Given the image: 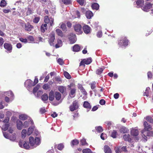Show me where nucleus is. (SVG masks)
I'll use <instances>...</instances> for the list:
<instances>
[{
	"label": "nucleus",
	"instance_id": "6",
	"mask_svg": "<svg viewBox=\"0 0 153 153\" xmlns=\"http://www.w3.org/2000/svg\"><path fill=\"white\" fill-rule=\"evenodd\" d=\"M74 30L77 34H80L82 33V26L80 25L76 24L74 26Z\"/></svg>",
	"mask_w": 153,
	"mask_h": 153
},
{
	"label": "nucleus",
	"instance_id": "24",
	"mask_svg": "<svg viewBox=\"0 0 153 153\" xmlns=\"http://www.w3.org/2000/svg\"><path fill=\"white\" fill-rule=\"evenodd\" d=\"M122 151L125 152L126 151V148L125 147H123L122 148L119 147L115 148V152L116 153H119L121 152Z\"/></svg>",
	"mask_w": 153,
	"mask_h": 153
},
{
	"label": "nucleus",
	"instance_id": "31",
	"mask_svg": "<svg viewBox=\"0 0 153 153\" xmlns=\"http://www.w3.org/2000/svg\"><path fill=\"white\" fill-rule=\"evenodd\" d=\"M47 29V24L42 25L41 27V30L42 33H44L45 30Z\"/></svg>",
	"mask_w": 153,
	"mask_h": 153
},
{
	"label": "nucleus",
	"instance_id": "19",
	"mask_svg": "<svg viewBox=\"0 0 153 153\" xmlns=\"http://www.w3.org/2000/svg\"><path fill=\"white\" fill-rule=\"evenodd\" d=\"M23 126L22 122L20 120H17L16 121V126L19 130H21Z\"/></svg>",
	"mask_w": 153,
	"mask_h": 153
},
{
	"label": "nucleus",
	"instance_id": "1",
	"mask_svg": "<svg viewBox=\"0 0 153 153\" xmlns=\"http://www.w3.org/2000/svg\"><path fill=\"white\" fill-rule=\"evenodd\" d=\"M40 137H36L34 139L33 137H30L29 138V143L33 148H35L40 143Z\"/></svg>",
	"mask_w": 153,
	"mask_h": 153
},
{
	"label": "nucleus",
	"instance_id": "9",
	"mask_svg": "<svg viewBox=\"0 0 153 153\" xmlns=\"http://www.w3.org/2000/svg\"><path fill=\"white\" fill-rule=\"evenodd\" d=\"M78 108V105L77 102L76 101H74L72 105H71L70 107V109L71 111H73L76 110Z\"/></svg>",
	"mask_w": 153,
	"mask_h": 153
},
{
	"label": "nucleus",
	"instance_id": "53",
	"mask_svg": "<svg viewBox=\"0 0 153 153\" xmlns=\"http://www.w3.org/2000/svg\"><path fill=\"white\" fill-rule=\"evenodd\" d=\"M104 69L102 68L98 69L96 71V74H100L102 72Z\"/></svg>",
	"mask_w": 153,
	"mask_h": 153
},
{
	"label": "nucleus",
	"instance_id": "56",
	"mask_svg": "<svg viewBox=\"0 0 153 153\" xmlns=\"http://www.w3.org/2000/svg\"><path fill=\"white\" fill-rule=\"evenodd\" d=\"M76 91V89L75 88H74L72 89L71 91L70 92V95H71L74 96V94L75 92ZM74 96H73L74 97Z\"/></svg>",
	"mask_w": 153,
	"mask_h": 153
},
{
	"label": "nucleus",
	"instance_id": "26",
	"mask_svg": "<svg viewBox=\"0 0 153 153\" xmlns=\"http://www.w3.org/2000/svg\"><path fill=\"white\" fill-rule=\"evenodd\" d=\"M80 50V47L78 45H75L73 48V50L75 52H78Z\"/></svg>",
	"mask_w": 153,
	"mask_h": 153
},
{
	"label": "nucleus",
	"instance_id": "51",
	"mask_svg": "<svg viewBox=\"0 0 153 153\" xmlns=\"http://www.w3.org/2000/svg\"><path fill=\"white\" fill-rule=\"evenodd\" d=\"M150 89V88L149 87H147L146 88V91L144 93V96H146L147 97H148L149 96V94Z\"/></svg>",
	"mask_w": 153,
	"mask_h": 153
},
{
	"label": "nucleus",
	"instance_id": "52",
	"mask_svg": "<svg viewBox=\"0 0 153 153\" xmlns=\"http://www.w3.org/2000/svg\"><path fill=\"white\" fill-rule=\"evenodd\" d=\"M117 135V132L115 130H113L111 135V136L113 138H115L116 137Z\"/></svg>",
	"mask_w": 153,
	"mask_h": 153
},
{
	"label": "nucleus",
	"instance_id": "57",
	"mask_svg": "<svg viewBox=\"0 0 153 153\" xmlns=\"http://www.w3.org/2000/svg\"><path fill=\"white\" fill-rule=\"evenodd\" d=\"M81 145H85L87 144V143L86 142V140L85 139H83L80 141Z\"/></svg>",
	"mask_w": 153,
	"mask_h": 153
},
{
	"label": "nucleus",
	"instance_id": "55",
	"mask_svg": "<svg viewBox=\"0 0 153 153\" xmlns=\"http://www.w3.org/2000/svg\"><path fill=\"white\" fill-rule=\"evenodd\" d=\"M96 129L97 132H100L103 131V129L101 126H99L96 127Z\"/></svg>",
	"mask_w": 153,
	"mask_h": 153
},
{
	"label": "nucleus",
	"instance_id": "25",
	"mask_svg": "<svg viewBox=\"0 0 153 153\" xmlns=\"http://www.w3.org/2000/svg\"><path fill=\"white\" fill-rule=\"evenodd\" d=\"M123 138L124 140L125 141H127L129 142L131 141V138L129 134H126L123 136Z\"/></svg>",
	"mask_w": 153,
	"mask_h": 153
},
{
	"label": "nucleus",
	"instance_id": "47",
	"mask_svg": "<svg viewBox=\"0 0 153 153\" xmlns=\"http://www.w3.org/2000/svg\"><path fill=\"white\" fill-rule=\"evenodd\" d=\"M6 5V2L4 0H2L0 2V6L1 7H3Z\"/></svg>",
	"mask_w": 153,
	"mask_h": 153
},
{
	"label": "nucleus",
	"instance_id": "39",
	"mask_svg": "<svg viewBox=\"0 0 153 153\" xmlns=\"http://www.w3.org/2000/svg\"><path fill=\"white\" fill-rule=\"evenodd\" d=\"M56 33L57 34V35L62 37L63 36V33L62 32V31L60 29H56Z\"/></svg>",
	"mask_w": 153,
	"mask_h": 153
},
{
	"label": "nucleus",
	"instance_id": "54",
	"mask_svg": "<svg viewBox=\"0 0 153 153\" xmlns=\"http://www.w3.org/2000/svg\"><path fill=\"white\" fill-rule=\"evenodd\" d=\"M146 120L151 123H153V120L152 118L150 117H147L146 118Z\"/></svg>",
	"mask_w": 153,
	"mask_h": 153
},
{
	"label": "nucleus",
	"instance_id": "44",
	"mask_svg": "<svg viewBox=\"0 0 153 153\" xmlns=\"http://www.w3.org/2000/svg\"><path fill=\"white\" fill-rule=\"evenodd\" d=\"M33 128L32 127H30L28 128L27 131V134L29 136L33 132Z\"/></svg>",
	"mask_w": 153,
	"mask_h": 153
},
{
	"label": "nucleus",
	"instance_id": "20",
	"mask_svg": "<svg viewBox=\"0 0 153 153\" xmlns=\"http://www.w3.org/2000/svg\"><path fill=\"white\" fill-rule=\"evenodd\" d=\"M136 4L137 5L136 7L137 8L142 7L144 4V1L143 0H138L136 2Z\"/></svg>",
	"mask_w": 153,
	"mask_h": 153
},
{
	"label": "nucleus",
	"instance_id": "30",
	"mask_svg": "<svg viewBox=\"0 0 153 153\" xmlns=\"http://www.w3.org/2000/svg\"><path fill=\"white\" fill-rule=\"evenodd\" d=\"M93 13L90 11H88L86 13V16L88 19H90L93 16Z\"/></svg>",
	"mask_w": 153,
	"mask_h": 153
},
{
	"label": "nucleus",
	"instance_id": "29",
	"mask_svg": "<svg viewBox=\"0 0 153 153\" xmlns=\"http://www.w3.org/2000/svg\"><path fill=\"white\" fill-rule=\"evenodd\" d=\"M33 124V121L30 120L28 121H25L23 125V126L24 128H26L28 127L30 124Z\"/></svg>",
	"mask_w": 153,
	"mask_h": 153
},
{
	"label": "nucleus",
	"instance_id": "64",
	"mask_svg": "<svg viewBox=\"0 0 153 153\" xmlns=\"http://www.w3.org/2000/svg\"><path fill=\"white\" fill-rule=\"evenodd\" d=\"M77 2L81 5H83L84 0H77Z\"/></svg>",
	"mask_w": 153,
	"mask_h": 153
},
{
	"label": "nucleus",
	"instance_id": "32",
	"mask_svg": "<svg viewBox=\"0 0 153 153\" xmlns=\"http://www.w3.org/2000/svg\"><path fill=\"white\" fill-rule=\"evenodd\" d=\"M91 7L93 9L97 10L99 8V5L97 3H94L92 4Z\"/></svg>",
	"mask_w": 153,
	"mask_h": 153
},
{
	"label": "nucleus",
	"instance_id": "18",
	"mask_svg": "<svg viewBox=\"0 0 153 153\" xmlns=\"http://www.w3.org/2000/svg\"><path fill=\"white\" fill-rule=\"evenodd\" d=\"M6 97H8L14 98V94L11 91L4 92L3 94Z\"/></svg>",
	"mask_w": 153,
	"mask_h": 153
},
{
	"label": "nucleus",
	"instance_id": "16",
	"mask_svg": "<svg viewBox=\"0 0 153 153\" xmlns=\"http://www.w3.org/2000/svg\"><path fill=\"white\" fill-rule=\"evenodd\" d=\"M92 60L91 58H88L87 59H84L81 62L80 65H83L84 64L88 65L90 64Z\"/></svg>",
	"mask_w": 153,
	"mask_h": 153
},
{
	"label": "nucleus",
	"instance_id": "37",
	"mask_svg": "<svg viewBox=\"0 0 153 153\" xmlns=\"http://www.w3.org/2000/svg\"><path fill=\"white\" fill-rule=\"evenodd\" d=\"M19 118L22 120H25L27 118V116L25 114H22L19 115Z\"/></svg>",
	"mask_w": 153,
	"mask_h": 153
},
{
	"label": "nucleus",
	"instance_id": "13",
	"mask_svg": "<svg viewBox=\"0 0 153 153\" xmlns=\"http://www.w3.org/2000/svg\"><path fill=\"white\" fill-rule=\"evenodd\" d=\"M4 47L8 51L9 53L11 52L12 47L11 44L7 43H5L4 44Z\"/></svg>",
	"mask_w": 153,
	"mask_h": 153
},
{
	"label": "nucleus",
	"instance_id": "62",
	"mask_svg": "<svg viewBox=\"0 0 153 153\" xmlns=\"http://www.w3.org/2000/svg\"><path fill=\"white\" fill-rule=\"evenodd\" d=\"M57 62L60 65H62L63 63V60L60 58L57 60Z\"/></svg>",
	"mask_w": 153,
	"mask_h": 153
},
{
	"label": "nucleus",
	"instance_id": "23",
	"mask_svg": "<svg viewBox=\"0 0 153 153\" xmlns=\"http://www.w3.org/2000/svg\"><path fill=\"white\" fill-rule=\"evenodd\" d=\"M131 134L134 136H136L138 135V131L135 128H132L131 130Z\"/></svg>",
	"mask_w": 153,
	"mask_h": 153
},
{
	"label": "nucleus",
	"instance_id": "35",
	"mask_svg": "<svg viewBox=\"0 0 153 153\" xmlns=\"http://www.w3.org/2000/svg\"><path fill=\"white\" fill-rule=\"evenodd\" d=\"M58 90L60 92L63 93L66 90V88L65 87L62 86H59L58 88Z\"/></svg>",
	"mask_w": 153,
	"mask_h": 153
},
{
	"label": "nucleus",
	"instance_id": "45",
	"mask_svg": "<svg viewBox=\"0 0 153 153\" xmlns=\"http://www.w3.org/2000/svg\"><path fill=\"white\" fill-rule=\"evenodd\" d=\"M128 129L125 127H123L120 128V131L121 133H126Z\"/></svg>",
	"mask_w": 153,
	"mask_h": 153
},
{
	"label": "nucleus",
	"instance_id": "11",
	"mask_svg": "<svg viewBox=\"0 0 153 153\" xmlns=\"http://www.w3.org/2000/svg\"><path fill=\"white\" fill-rule=\"evenodd\" d=\"M69 39L71 43H74L76 41V35L73 33L71 34L69 37Z\"/></svg>",
	"mask_w": 153,
	"mask_h": 153
},
{
	"label": "nucleus",
	"instance_id": "14",
	"mask_svg": "<svg viewBox=\"0 0 153 153\" xmlns=\"http://www.w3.org/2000/svg\"><path fill=\"white\" fill-rule=\"evenodd\" d=\"M143 125L144 127V129L143 130H145L146 131H150L152 129V126L147 122H145Z\"/></svg>",
	"mask_w": 153,
	"mask_h": 153
},
{
	"label": "nucleus",
	"instance_id": "15",
	"mask_svg": "<svg viewBox=\"0 0 153 153\" xmlns=\"http://www.w3.org/2000/svg\"><path fill=\"white\" fill-rule=\"evenodd\" d=\"M128 41L126 38H124L123 40H120L119 42V45L120 46H125L128 45Z\"/></svg>",
	"mask_w": 153,
	"mask_h": 153
},
{
	"label": "nucleus",
	"instance_id": "5",
	"mask_svg": "<svg viewBox=\"0 0 153 153\" xmlns=\"http://www.w3.org/2000/svg\"><path fill=\"white\" fill-rule=\"evenodd\" d=\"M50 38L48 41L50 45L51 46H54L55 43H54V40L55 39V34L53 33L52 32L50 35Z\"/></svg>",
	"mask_w": 153,
	"mask_h": 153
},
{
	"label": "nucleus",
	"instance_id": "3",
	"mask_svg": "<svg viewBox=\"0 0 153 153\" xmlns=\"http://www.w3.org/2000/svg\"><path fill=\"white\" fill-rule=\"evenodd\" d=\"M142 136L146 141L147 140V136H152L153 135V131H146L145 130H143L141 131Z\"/></svg>",
	"mask_w": 153,
	"mask_h": 153
},
{
	"label": "nucleus",
	"instance_id": "61",
	"mask_svg": "<svg viewBox=\"0 0 153 153\" xmlns=\"http://www.w3.org/2000/svg\"><path fill=\"white\" fill-rule=\"evenodd\" d=\"M19 40L22 42L26 43L27 42V39H24L22 38H19Z\"/></svg>",
	"mask_w": 153,
	"mask_h": 153
},
{
	"label": "nucleus",
	"instance_id": "17",
	"mask_svg": "<svg viewBox=\"0 0 153 153\" xmlns=\"http://www.w3.org/2000/svg\"><path fill=\"white\" fill-rule=\"evenodd\" d=\"M25 28L26 30L30 31L33 28V26L29 23H27L25 24Z\"/></svg>",
	"mask_w": 153,
	"mask_h": 153
},
{
	"label": "nucleus",
	"instance_id": "12",
	"mask_svg": "<svg viewBox=\"0 0 153 153\" xmlns=\"http://www.w3.org/2000/svg\"><path fill=\"white\" fill-rule=\"evenodd\" d=\"M84 32L86 34L90 33L91 31V27L88 25H84L82 27Z\"/></svg>",
	"mask_w": 153,
	"mask_h": 153
},
{
	"label": "nucleus",
	"instance_id": "40",
	"mask_svg": "<svg viewBox=\"0 0 153 153\" xmlns=\"http://www.w3.org/2000/svg\"><path fill=\"white\" fill-rule=\"evenodd\" d=\"M59 25L60 26V28L62 29L63 30L65 31L66 30V25L65 24L62 22L60 23L59 24Z\"/></svg>",
	"mask_w": 153,
	"mask_h": 153
},
{
	"label": "nucleus",
	"instance_id": "46",
	"mask_svg": "<svg viewBox=\"0 0 153 153\" xmlns=\"http://www.w3.org/2000/svg\"><path fill=\"white\" fill-rule=\"evenodd\" d=\"M79 142L77 140H73L71 142V145L74 146L78 144H79Z\"/></svg>",
	"mask_w": 153,
	"mask_h": 153
},
{
	"label": "nucleus",
	"instance_id": "28",
	"mask_svg": "<svg viewBox=\"0 0 153 153\" xmlns=\"http://www.w3.org/2000/svg\"><path fill=\"white\" fill-rule=\"evenodd\" d=\"M104 151L105 153H111V152L110 147L107 145L104 147Z\"/></svg>",
	"mask_w": 153,
	"mask_h": 153
},
{
	"label": "nucleus",
	"instance_id": "10",
	"mask_svg": "<svg viewBox=\"0 0 153 153\" xmlns=\"http://www.w3.org/2000/svg\"><path fill=\"white\" fill-rule=\"evenodd\" d=\"M44 22L46 23H49L50 25L52 26L53 24V19L52 18L49 19L48 16H46L44 18Z\"/></svg>",
	"mask_w": 153,
	"mask_h": 153
},
{
	"label": "nucleus",
	"instance_id": "7",
	"mask_svg": "<svg viewBox=\"0 0 153 153\" xmlns=\"http://www.w3.org/2000/svg\"><path fill=\"white\" fill-rule=\"evenodd\" d=\"M19 145L21 147L28 149L30 147L27 142L22 140H20L19 143Z\"/></svg>",
	"mask_w": 153,
	"mask_h": 153
},
{
	"label": "nucleus",
	"instance_id": "58",
	"mask_svg": "<svg viewBox=\"0 0 153 153\" xmlns=\"http://www.w3.org/2000/svg\"><path fill=\"white\" fill-rule=\"evenodd\" d=\"M64 146L62 144H59L58 146V149L59 150H62L64 148Z\"/></svg>",
	"mask_w": 153,
	"mask_h": 153
},
{
	"label": "nucleus",
	"instance_id": "34",
	"mask_svg": "<svg viewBox=\"0 0 153 153\" xmlns=\"http://www.w3.org/2000/svg\"><path fill=\"white\" fill-rule=\"evenodd\" d=\"M84 107L89 109H90L91 108V106L90 103L88 102L85 101L84 102L83 104Z\"/></svg>",
	"mask_w": 153,
	"mask_h": 153
},
{
	"label": "nucleus",
	"instance_id": "2",
	"mask_svg": "<svg viewBox=\"0 0 153 153\" xmlns=\"http://www.w3.org/2000/svg\"><path fill=\"white\" fill-rule=\"evenodd\" d=\"M9 118L8 117H6L3 121L0 122V126L2 125L1 128L2 130L6 131L8 129L9 126V123L8 121Z\"/></svg>",
	"mask_w": 153,
	"mask_h": 153
},
{
	"label": "nucleus",
	"instance_id": "48",
	"mask_svg": "<svg viewBox=\"0 0 153 153\" xmlns=\"http://www.w3.org/2000/svg\"><path fill=\"white\" fill-rule=\"evenodd\" d=\"M64 75L68 79H70L71 78L70 75L67 72H64Z\"/></svg>",
	"mask_w": 153,
	"mask_h": 153
},
{
	"label": "nucleus",
	"instance_id": "36",
	"mask_svg": "<svg viewBox=\"0 0 153 153\" xmlns=\"http://www.w3.org/2000/svg\"><path fill=\"white\" fill-rule=\"evenodd\" d=\"M27 130L25 129H23L21 132V136L22 138H25L27 135Z\"/></svg>",
	"mask_w": 153,
	"mask_h": 153
},
{
	"label": "nucleus",
	"instance_id": "27",
	"mask_svg": "<svg viewBox=\"0 0 153 153\" xmlns=\"http://www.w3.org/2000/svg\"><path fill=\"white\" fill-rule=\"evenodd\" d=\"M55 96L53 92L51 91L49 93V99L51 101H53L54 99Z\"/></svg>",
	"mask_w": 153,
	"mask_h": 153
},
{
	"label": "nucleus",
	"instance_id": "63",
	"mask_svg": "<svg viewBox=\"0 0 153 153\" xmlns=\"http://www.w3.org/2000/svg\"><path fill=\"white\" fill-rule=\"evenodd\" d=\"M100 137L102 140H104L106 137V134L102 133L101 134Z\"/></svg>",
	"mask_w": 153,
	"mask_h": 153
},
{
	"label": "nucleus",
	"instance_id": "4",
	"mask_svg": "<svg viewBox=\"0 0 153 153\" xmlns=\"http://www.w3.org/2000/svg\"><path fill=\"white\" fill-rule=\"evenodd\" d=\"M3 134L4 137L6 138L9 139L10 140L14 141H15L16 138V134H13L11 136L6 132H3Z\"/></svg>",
	"mask_w": 153,
	"mask_h": 153
},
{
	"label": "nucleus",
	"instance_id": "50",
	"mask_svg": "<svg viewBox=\"0 0 153 153\" xmlns=\"http://www.w3.org/2000/svg\"><path fill=\"white\" fill-rule=\"evenodd\" d=\"M81 91V92L85 96V97H84L83 98L84 100H85L87 98V97L86 96L87 95V93L84 89H82Z\"/></svg>",
	"mask_w": 153,
	"mask_h": 153
},
{
	"label": "nucleus",
	"instance_id": "38",
	"mask_svg": "<svg viewBox=\"0 0 153 153\" xmlns=\"http://www.w3.org/2000/svg\"><path fill=\"white\" fill-rule=\"evenodd\" d=\"M14 98L8 97H5L4 98V100L6 102H11L13 100Z\"/></svg>",
	"mask_w": 153,
	"mask_h": 153
},
{
	"label": "nucleus",
	"instance_id": "41",
	"mask_svg": "<svg viewBox=\"0 0 153 153\" xmlns=\"http://www.w3.org/2000/svg\"><path fill=\"white\" fill-rule=\"evenodd\" d=\"M41 99L43 101H45L48 100V95L46 94H44L42 96Z\"/></svg>",
	"mask_w": 153,
	"mask_h": 153
},
{
	"label": "nucleus",
	"instance_id": "42",
	"mask_svg": "<svg viewBox=\"0 0 153 153\" xmlns=\"http://www.w3.org/2000/svg\"><path fill=\"white\" fill-rule=\"evenodd\" d=\"M40 87V85L38 84L34 88L33 90V93L35 95H36V92L39 89Z\"/></svg>",
	"mask_w": 153,
	"mask_h": 153
},
{
	"label": "nucleus",
	"instance_id": "8",
	"mask_svg": "<svg viewBox=\"0 0 153 153\" xmlns=\"http://www.w3.org/2000/svg\"><path fill=\"white\" fill-rule=\"evenodd\" d=\"M153 6V4L151 3H148L146 4L144 6L142 7V10L145 12H148Z\"/></svg>",
	"mask_w": 153,
	"mask_h": 153
},
{
	"label": "nucleus",
	"instance_id": "21",
	"mask_svg": "<svg viewBox=\"0 0 153 153\" xmlns=\"http://www.w3.org/2000/svg\"><path fill=\"white\" fill-rule=\"evenodd\" d=\"M57 43L55 45V44L54 46L56 48H58L62 46V42L61 39H57Z\"/></svg>",
	"mask_w": 153,
	"mask_h": 153
},
{
	"label": "nucleus",
	"instance_id": "33",
	"mask_svg": "<svg viewBox=\"0 0 153 153\" xmlns=\"http://www.w3.org/2000/svg\"><path fill=\"white\" fill-rule=\"evenodd\" d=\"M55 97L56 100H59L61 98V94L58 92H56L55 93Z\"/></svg>",
	"mask_w": 153,
	"mask_h": 153
},
{
	"label": "nucleus",
	"instance_id": "49",
	"mask_svg": "<svg viewBox=\"0 0 153 153\" xmlns=\"http://www.w3.org/2000/svg\"><path fill=\"white\" fill-rule=\"evenodd\" d=\"M62 2L65 5L70 4L71 3V0H62Z\"/></svg>",
	"mask_w": 153,
	"mask_h": 153
},
{
	"label": "nucleus",
	"instance_id": "59",
	"mask_svg": "<svg viewBox=\"0 0 153 153\" xmlns=\"http://www.w3.org/2000/svg\"><path fill=\"white\" fill-rule=\"evenodd\" d=\"M40 18L39 17H36L33 20V22L35 23H37L39 21Z\"/></svg>",
	"mask_w": 153,
	"mask_h": 153
},
{
	"label": "nucleus",
	"instance_id": "43",
	"mask_svg": "<svg viewBox=\"0 0 153 153\" xmlns=\"http://www.w3.org/2000/svg\"><path fill=\"white\" fill-rule=\"evenodd\" d=\"M82 152L83 153H91L92 152L90 149L87 148L83 149Z\"/></svg>",
	"mask_w": 153,
	"mask_h": 153
},
{
	"label": "nucleus",
	"instance_id": "22",
	"mask_svg": "<svg viewBox=\"0 0 153 153\" xmlns=\"http://www.w3.org/2000/svg\"><path fill=\"white\" fill-rule=\"evenodd\" d=\"M25 84L26 86H27L30 87L34 85V84H33V82L30 79H28L26 80L25 83Z\"/></svg>",
	"mask_w": 153,
	"mask_h": 153
},
{
	"label": "nucleus",
	"instance_id": "60",
	"mask_svg": "<svg viewBox=\"0 0 153 153\" xmlns=\"http://www.w3.org/2000/svg\"><path fill=\"white\" fill-rule=\"evenodd\" d=\"M28 39L30 42L33 43V42L34 39L33 37L31 36H30L28 37Z\"/></svg>",
	"mask_w": 153,
	"mask_h": 153
}]
</instances>
